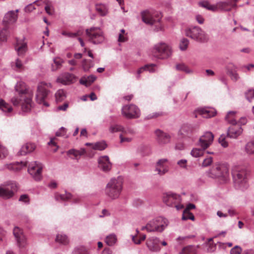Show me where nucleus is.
I'll return each instance as SVG.
<instances>
[{"label":"nucleus","mask_w":254,"mask_h":254,"mask_svg":"<svg viewBox=\"0 0 254 254\" xmlns=\"http://www.w3.org/2000/svg\"><path fill=\"white\" fill-rule=\"evenodd\" d=\"M233 181L237 189L244 190L248 188V172L244 167L235 166L232 171Z\"/></svg>","instance_id":"obj_2"},{"label":"nucleus","mask_w":254,"mask_h":254,"mask_svg":"<svg viewBox=\"0 0 254 254\" xmlns=\"http://www.w3.org/2000/svg\"><path fill=\"white\" fill-rule=\"evenodd\" d=\"M66 97L65 91L62 89H60L57 91L55 94L56 101L57 102L63 101Z\"/></svg>","instance_id":"obj_43"},{"label":"nucleus","mask_w":254,"mask_h":254,"mask_svg":"<svg viewBox=\"0 0 254 254\" xmlns=\"http://www.w3.org/2000/svg\"><path fill=\"white\" fill-rule=\"evenodd\" d=\"M8 32L6 28H3L0 31V42H5L7 40Z\"/></svg>","instance_id":"obj_58"},{"label":"nucleus","mask_w":254,"mask_h":254,"mask_svg":"<svg viewBox=\"0 0 254 254\" xmlns=\"http://www.w3.org/2000/svg\"><path fill=\"white\" fill-rule=\"evenodd\" d=\"M176 69L179 71H183L187 73H192V70L190 69L186 64H178L176 66Z\"/></svg>","instance_id":"obj_46"},{"label":"nucleus","mask_w":254,"mask_h":254,"mask_svg":"<svg viewBox=\"0 0 254 254\" xmlns=\"http://www.w3.org/2000/svg\"><path fill=\"white\" fill-rule=\"evenodd\" d=\"M37 4V5H40L41 3L39 0H36L33 3H30L28 5H27L25 7V11L26 12H30L32 11L33 10L36 9V7L35 6V4Z\"/></svg>","instance_id":"obj_51"},{"label":"nucleus","mask_w":254,"mask_h":254,"mask_svg":"<svg viewBox=\"0 0 254 254\" xmlns=\"http://www.w3.org/2000/svg\"><path fill=\"white\" fill-rule=\"evenodd\" d=\"M182 219L184 220H187L188 219L194 220V216L192 213L190 212V211H188V210L185 209L183 211V215H182Z\"/></svg>","instance_id":"obj_50"},{"label":"nucleus","mask_w":254,"mask_h":254,"mask_svg":"<svg viewBox=\"0 0 254 254\" xmlns=\"http://www.w3.org/2000/svg\"><path fill=\"white\" fill-rule=\"evenodd\" d=\"M122 129H123V126L117 124L111 125L109 127V131L111 133L121 132Z\"/></svg>","instance_id":"obj_53"},{"label":"nucleus","mask_w":254,"mask_h":254,"mask_svg":"<svg viewBox=\"0 0 254 254\" xmlns=\"http://www.w3.org/2000/svg\"><path fill=\"white\" fill-rule=\"evenodd\" d=\"M247 99L250 102L254 98V89H249L245 94Z\"/></svg>","instance_id":"obj_61"},{"label":"nucleus","mask_w":254,"mask_h":254,"mask_svg":"<svg viewBox=\"0 0 254 254\" xmlns=\"http://www.w3.org/2000/svg\"><path fill=\"white\" fill-rule=\"evenodd\" d=\"M152 55L159 59H166L170 57L172 53L171 47L163 42L157 43L152 48Z\"/></svg>","instance_id":"obj_6"},{"label":"nucleus","mask_w":254,"mask_h":254,"mask_svg":"<svg viewBox=\"0 0 254 254\" xmlns=\"http://www.w3.org/2000/svg\"><path fill=\"white\" fill-rule=\"evenodd\" d=\"M16 95L11 99V102L15 106L21 105L23 112H29L32 107V91L28 90L22 81L18 82L15 85Z\"/></svg>","instance_id":"obj_1"},{"label":"nucleus","mask_w":254,"mask_h":254,"mask_svg":"<svg viewBox=\"0 0 254 254\" xmlns=\"http://www.w3.org/2000/svg\"><path fill=\"white\" fill-rule=\"evenodd\" d=\"M142 21L146 24L154 26L156 31H162L163 27L161 23V17L158 14L152 13L149 11H144L141 13Z\"/></svg>","instance_id":"obj_5"},{"label":"nucleus","mask_w":254,"mask_h":254,"mask_svg":"<svg viewBox=\"0 0 254 254\" xmlns=\"http://www.w3.org/2000/svg\"><path fill=\"white\" fill-rule=\"evenodd\" d=\"M56 241L63 245H66L68 243V239L67 236L64 234H58L56 238Z\"/></svg>","instance_id":"obj_45"},{"label":"nucleus","mask_w":254,"mask_h":254,"mask_svg":"<svg viewBox=\"0 0 254 254\" xmlns=\"http://www.w3.org/2000/svg\"><path fill=\"white\" fill-rule=\"evenodd\" d=\"M213 140V134L210 131H206L199 137L197 146L204 147L206 149L212 144Z\"/></svg>","instance_id":"obj_15"},{"label":"nucleus","mask_w":254,"mask_h":254,"mask_svg":"<svg viewBox=\"0 0 254 254\" xmlns=\"http://www.w3.org/2000/svg\"><path fill=\"white\" fill-rule=\"evenodd\" d=\"M0 110L6 115H8L11 113L13 109L10 105L6 103L3 99H0Z\"/></svg>","instance_id":"obj_33"},{"label":"nucleus","mask_w":254,"mask_h":254,"mask_svg":"<svg viewBox=\"0 0 254 254\" xmlns=\"http://www.w3.org/2000/svg\"><path fill=\"white\" fill-rule=\"evenodd\" d=\"M93 66V62L91 61H87L86 60H84L82 63V66L84 70H88L91 67Z\"/></svg>","instance_id":"obj_55"},{"label":"nucleus","mask_w":254,"mask_h":254,"mask_svg":"<svg viewBox=\"0 0 254 254\" xmlns=\"http://www.w3.org/2000/svg\"><path fill=\"white\" fill-rule=\"evenodd\" d=\"M76 80V76L68 72H65L60 75L57 81L64 85H68L73 83Z\"/></svg>","instance_id":"obj_18"},{"label":"nucleus","mask_w":254,"mask_h":254,"mask_svg":"<svg viewBox=\"0 0 254 254\" xmlns=\"http://www.w3.org/2000/svg\"><path fill=\"white\" fill-rule=\"evenodd\" d=\"M96 79V77L93 75L88 76L87 78H82L80 79V83L86 86L90 85Z\"/></svg>","instance_id":"obj_41"},{"label":"nucleus","mask_w":254,"mask_h":254,"mask_svg":"<svg viewBox=\"0 0 254 254\" xmlns=\"http://www.w3.org/2000/svg\"><path fill=\"white\" fill-rule=\"evenodd\" d=\"M122 114L126 118H138L140 115L139 109L134 105L124 106L122 110Z\"/></svg>","instance_id":"obj_14"},{"label":"nucleus","mask_w":254,"mask_h":254,"mask_svg":"<svg viewBox=\"0 0 254 254\" xmlns=\"http://www.w3.org/2000/svg\"><path fill=\"white\" fill-rule=\"evenodd\" d=\"M51 84L50 83L41 82L37 87V91L36 95V101L40 104H43L46 107L49 106V104L45 101L49 91L48 88L51 87Z\"/></svg>","instance_id":"obj_9"},{"label":"nucleus","mask_w":254,"mask_h":254,"mask_svg":"<svg viewBox=\"0 0 254 254\" xmlns=\"http://www.w3.org/2000/svg\"><path fill=\"white\" fill-rule=\"evenodd\" d=\"M236 112L229 111L225 117V120L230 124L235 125L237 122L235 119Z\"/></svg>","instance_id":"obj_36"},{"label":"nucleus","mask_w":254,"mask_h":254,"mask_svg":"<svg viewBox=\"0 0 254 254\" xmlns=\"http://www.w3.org/2000/svg\"><path fill=\"white\" fill-rule=\"evenodd\" d=\"M88 40L94 44H99L105 40L103 32L98 27H92L86 30Z\"/></svg>","instance_id":"obj_8"},{"label":"nucleus","mask_w":254,"mask_h":254,"mask_svg":"<svg viewBox=\"0 0 254 254\" xmlns=\"http://www.w3.org/2000/svg\"><path fill=\"white\" fill-rule=\"evenodd\" d=\"M206 149L204 147H196L193 148L190 152V154L192 156L197 158L200 157L203 155Z\"/></svg>","instance_id":"obj_34"},{"label":"nucleus","mask_w":254,"mask_h":254,"mask_svg":"<svg viewBox=\"0 0 254 254\" xmlns=\"http://www.w3.org/2000/svg\"><path fill=\"white\" fill-rule=\"evenodd\" d=\"M155 133L157 136V140L160 144L163 145L170 142L171 136L168 133L160 129H157Z\"/></svg>","instance_id":"obj_23"},{"label":"nucleus","mask_w":254,"mask_h":254,"mask_svg":"<svg viewBox=\"0 0 254 254\" xmlns=\"http://www.w3.org/2000/svg\"><path fill=\"white\" fill-rule=\"evenodd\" d=\"M212 178L227 177L229 175V167L227 164H218L214 166L209 172Z\"/></svg>","instance_id":"obj_12"},{"label":"nucleus","mask_w":254,"mask_h":254,"mask_svg":"<svg viewBox=\"0 0 254 254\" xmlns=\"http://www.w3.org/2000/svg\"><path fill=\"white\" fill-rule=\"evenodd\" d=\"M236 68L235 66L232 64H229L226 66V70L227 72V74L228 75H231L234 72L236 71L234 70Z\"/></svg>","instance_id":"obj_62"},{"label":"nucleus","mask_w":254,"mask_h":254,"mask_svg":"<svg viewBox=\"0 0 254 254\" xmlns=\"http://www.w3.org/2000/svg\"><path fill=\"white\" fill-rule=\"evenodd\" d=\"M197 247L195 246H188L184 248L180 254H196Z\"/></svg>","instance_id":"obj_37"},{"label":"nucleus","mask_w":254,"mask_h":254,"mask_svg":"<svg viewBox=\"0 0 254 254\" xmlns=\"http://www.w3.org/2000/svg\"><path fill=\"white\" fill-rule=\"evenodd\" d=\"M13 233L19 247L20 248L24 247L26 245L27 242L22 230L19 227H15L13 230Z\"/></svg>","instance_id":"obj_19"},{"label":"nucleus","mask_w":254,"mask_h":254,"mask_svg":"<svg viewBox=\"0 0 254 254\" xmlns=\"http://www.w3.org/2000/svg\"><path fill=\"white\" fill-rule=\"evenodd\" d=\"M245 151L248 155L254 154V141L248 142L245 145Z\"/></svg>","instance_id":"obj_44"},{"label":"nucleus","mask_w":254,"mask_h":254,"mask_svg":"<svg viewBox=\"0 0 254 254\" xmlns=\"http://www.w3.org/2000/svg\"><path fill=\"white\" fill-rule=\"evenodd\" d=\"M242 248L239 246H236L230 250V254H241Z\"/></svg>","instance_id":"obj_63"},{"label":"nucleus","mask_w":254,"mask_h":254,"mask_svg":"<svg viewBox=\"0 0 254 254\" xmlns=\"http://www.w3.org/2000/svg\"><path fill=\"white\" fill-rule=\"evenodd\" d=\"M162 200L166 205L170 207H175L178 210L183 209L184 207L181 203V195L172 191L163 193Z\"/></svg>","instance_id":"obj_7"},{"label":"nucleus","mask_w":254,"mask_h":254,"mask_svg":"<svg viewBox=\"0 0 254 254\" xmlns=\"http://www.w3.org/2000/svg\"><path fill=\"white\" fill-rule=\"evenodd\" d=\"M136 236H132V240L134 243V244L138 245L140 244V243L145 240L146 239V235H141L139 238L137 237V235L139 234V231L136 229Z\"/></svg>","instance_id":"obj_47"},{"label":"nucleus","mask_w":254,"mask_h":254,"mask_svg":"<svg viewBox=\"0 0 254 254\" xmlns=\"http://www.w3.org/2000/svg\"><path fill=\"white\" fill-rule=\"evenodd\" d=\"M11 66L15 70H22L24 69V64L19 58L16 59L15 62L11 63Z\"/></svg>","instance_id":"obj_38"},{"label":"nucleus","mask_w":254,"mask_h":254,"mask_svg":"<svg viewBox=\"0 0 254 254\" xmlns=\"http://www.w3.org/2000/svg\"><path fill=\"white\" fill-rule=\"evenodd\" d=\"M55 198L57 200L66 201L72 199L74 202H77L79 200V198H75L70 193L65 192L64 194H56Z\"/></svg>","instance_id":"obj_30"},{"label":"nucleus","mask_w":254,"mask_h":254,"mask_svg":"<svg viewBox=\"0 0 254 254\" xmlns=\"http://www.w3.org/2000/svg\"><path fill=\"white\" fill-rule=\"evenodd\" d=\"M86 153V150L84 148H81L79 150L71 149L67 152L68 155H73L75 159L78 160L80 157Z\"/></svg>","instance_id":"obj_32"},{"label":"nucleus","mask_w":254,"mask_h":254,"mask_svg":"<svg viewBox=\"0 0 254 254\" xmlns=\"http://www.w3.org/2000/svg\"><path fill=\"white\" fill-rule=\"evenodd\" d=\"M127 40V34L124 29L120 30L119 33L118 41L119 42H125Z\"/></svg>","instance_id":"obj_48"},{"label":"nucleus","mask_w":254,"mask_h":254,"mask_svg":"<svg viewBox=\"0 0 254 254\" xmlns=\"http://www.w3.org/2000/svg\"><path fill=\"white\" fill-rule=\"evenodd\" d=\"M96 9L99 14L101 16H105L108 13V8L106 5L103 4H97L96 5Z\"/></svg>","instance_id":"obj_40"},{"label":"nucleus","mask_w":254,"mask_h":254,"mask_svg":"<svg viewBox=\"0 0 254 254\" xmlns=\"http://www.w3.org/2000/svg\"><path fill=\"white\" fill-rule=\"evenodd\" d=\"M198 4L200 7L205 8L207 10L213 12L217 11V7L216 4H211L209 1L207 0L200 1L198 2Z\"/></svg>","instance_id":"obj_29"},{"label":"nucleus","mask_w":254,"mask_h":254,"mask_svg":"<svg viewBox=\"0 0 254 254\" xmlns=\"http://www.w3.org/2000/svg\"><path fill=\"white\" fill-rule=\"evenodd\" d=\"M43 2L46 4L45 10L46 13L50 15L54 14V8L52 3L48 0H45Z\"/></svg>","instance_id":"obj_42"},{"label":"nucleus","mask_w":254,"mask_h":254,"mask_svg":"<svg viewBox=\"0 0 254 254\" xmlns=\"http://www.w3.org/2000/svg\"><path fill=\"white\" fill-rule=\"evenodd\" d=\"M145 71H148L150 72H154L156 71L157 65L155 64H149L144 65Z\"/></svg>","instance_id":"obj_60"},{"label":"nucleus","mask_w":254,"mask_h":254,"mask_svg":"<svg viewBox=\"0 0 254 254\" xmlns=\"http://www.w3.org/2000/svg\"><path fill=\"white\" fill-rule=\"evenodd\" d=\"M14 48L18 55L22 57L24 56L28 50L27 43L24 39H16Z\"/></svg>","instance_id":"obj_21"},{"label":"nucleus","mask_w":254,"mask_h":254,"mask_svg":"<svg viewBox=\"0 0 254 254\" xmlns=\"http://www.w3.org/2000/svg\"><path fill=\"white\" fill-rule=\"evenodd\" d=\"M168 220L163 217H157L148 222V228L151 232H162L168 226Z\"/></svg>","instance_id":"obj_10"},{"label":"nucleus","mask_w":254,"mask_h":254,"mask_svg":"<svg viewBox=\"0 0 254 254\" xmlns=\"http://www.w3.org/2000/svg\"><path fill=\"white\" fill-rule=\"evenodd\" d=\"M159 243L160 240L158 238L152 237L147 240L146 245L149 251L157 252L161 249Z\"/></svg>","instance_id":"obj_20"},{"label":"nucleus","mask_w":254,"mask_h":254,"mask_svg":"<svg viewBox=\"0 0 254 254\" xmlns=\"http://www.w3.org/2000/svg\"><path fill=\"white\" fill-rule=\"evenodd\" d=\"M238 0H232L231 2L227 0L225 1H219L217 2V10L228 11L235 8L236 6V2Z\"/></svg>","instance_id":"obj_22"},{"label":"nucleus","mask_w":254,"mask_h":254,"mask_svg":"<svg viewBox=\"0 0 254 254\" xmlns=\"http://www.w3.org/2000/svg\"><path fill=\"white\" fill-rule=\"evenodd\" d=\"M117 241V236L113 233L107 236L105 239V242L109 246L114 245Z\"/></svg>","instance_id":"obj_39"},{"label":"nucleus","mask_w":254,"mask_h":254,"mask_svg":"<svg viewBox=\"0 0 254 254\" xmlns=\"http://www.w3.org/2000/svg\"><path fill=\"white\" fill-rule=\"evenodd\" d=\"M72 254H88L86 249L82 246L75 248L73 251Z\"/></svg>","instance_id":"obj_54"},{"label":"nucleus","mask_w":254,"mask_h":254,"mask_svg":"<svg viewBox=\"0 0 254 254\" xmlns=\"http://www.w3.org/2000/svg\"><path fill=\"white\" fill-rule=\"evenodd\" d=\"M196 112L198 114L205 118H209L214 117L216 112L213 108L204 107L198 108Z\"/></svg>","instance_id":"obj_24"},{"label":"nucleus","mask_w":254,"mask_h":254,"mask_svg":"<svg viewBox=\"0 0 254 254\" xmlns=\"http://www.w3.org/2000/svg\"><path fill=\"white\" fill-rule=\"evenodd\" d=\"M189 44V41L185 38H183L180 42L179 48L181 51H185L187 49Z\"/></svg>","instance_id":"obj_49"},{"label":"nucleus","mask_w":254,"mask_h":254,"mask_svg":"<svg viewBox=\"0 0 254 254\" xmlns=\"http://www.w3.org/2000/svg\"><path fill=\"white\" fill-rule=\"evenodd\" d=\"M163 115H164V113L161 112H154V113H153L152 114H150L147 115L145 117V119L149 120V119L156 118L158 117L162 116Z\"/></svg>","instance_id":"obj_59"},{"label":"nucleus","mask_w":254,"mask_h":254,"mask_svg":"<svg viewBox=\"0 0 254 254\" xmlns=\"http://www.w3.org/2000/svg\"><path fill=\"white\" fill-rule=\"evenodd\" d=\"M17 189L15 182L9 181L0 186V197L7 199L12 197Z\"/></svg>","instance_id":"obj_11"},{"label":"nucleus","mask_w":254,"mask_h":254,"mask_svg":"<svg viewBox=\"0 0 254 254\" xmlns=\"http://www.w3.org/2000/svg\"><path fill=\"white\" fill-rule=\"evenodd\" d=\"M241 127H231L228 129L227 136L231 138H237L243 132Z\"/></svg>","instance_id":"obj_26"},{"label":"nucleus","mask_w":254,"mask_h":254,"mask_svg":"<svg viewBox=\"0 0 254 254\" xmlns=\"http://www.w3.org/2000/svg\"><path fill=\"white\" fill-rule=\"evenodd\" d=\"M219 142L224 147H226L228 145V142L226 141V138L224 135H221L220 136L219 138Z\"/></svg>","instance_id":"obj_64"},{"label":"nucleus","mask_w":254,"mask_h":254,"mask_svg":"<svg viewBox=\"0 0 254 254\" xmlns=\"http://www.w3.org/2000/svg\"><path fill=\"white\" fill-rule=\"evenodd\" d=\"M35 147L36 146L33 143H26L21 147L20 150L18 152V154L20 155H25L26 154L34 151Z\"/></svg>","instance_id":"obj_27"},{"label":"nucleus","mask_w":254,"mask_h":254,"mask_svg":"<svg viewBox=\"0 0 254 254\" xmlns=\"http://www.w3.org/2000/svg\"><path fill=\"white\" fill-rule=\"evenodd\" d=\"M185 35L199 42H206L209 39L207 33L200 27L197 26H190L185 30Z\"/></svg>","instance_id":"obj_4"},{"label":"nucleus","mask_w":254,"mask_h":254,"mask_svg":"<svg viewBox=\"0 0 254 254\" xmlns=\"http://www.w3.org/2000/svg\"><path fill=\"white\" fill-rule=\"evenodd\" d=\"M168 160L167 158L159 159L156 163L155 171L160 176H162L169 171V167L167 165Z\"/></svg>","instance_id":"obj_16"},{"label":"nucleus","mask_w":254,"mask_h":254,"mask_svg":"<svg viewBox=\"0 0 254 254\" xmlns=\"http://www.w3.org/2000/svg\"><path fill=\"white\" fill-rule=\"evenodd\" d=\"M195 129L194 128L189 125H184L180 129L181 133L184 136H190Z\"/></svg>","instance_id":"obj_31"},{"label":"nucleus","mask_w":254,"mask_h":254,"mask_svg":"<svg viewBox=\"0 0 254 254\" xmlns=\"http://www.w3.org/2000/svg\"><path fill=\"white\" fill-rule=\"evenodd\" d=\"M123 190V181L120 178L112 179L107 184L105 188V194L112 200L118 199Z\"/></svg>","instance_id":"obj_3"},{"label":"nucleus","mask_w":254,"mask_h":254,"mask_svg":"<svg viewBox=\"0 0 254 254\" xmlns=\"http://www.w3.org/2000/svg\"><path fill=\"white\" fill-rule=\"evenodd\" d=\"M236 112L229 111L225 117V120L230 124L235 125L237 122L235 119Z\"/></svg>","instance_id":"obj_35"},{"label":"nucleus","mask_w":254,"mask_h":254,"mask_svg":"<svg viewBox=\"0 0 254 254\" xmlns=\"http://www.w3.org/2000/svg\"><path fill=\"white\" fill-rule=\"evenodd\" d=\"M53 61L54 64L57 66L56 68H54V67L52 68V70L53 71L60 68L62 66V64L64 63V61L59 57H56L54 58Z\"/></svg>","instance_id":"obj_56"},{"label":"nucleus","mask_w":254,"mask_h":254,"mask_svg":"<svg viewBox=\"0 0 254 254\" xmlns=\"http://www.w3.org/2000/svg\"><path fill=\"white\" fill-rule=\"evenodd\" d=\"M107 147V144L104 141L98 142L93 145V149L98 150H103Z\"/></svg>","instance_id":"obj_52"},{"label":"nucleus","mask_w":254,"mask_h":254,"mask_svg":"<svg viewBox=\"0 0 254 254\" xmlns=\"http://www.w3.org/2000/svg\"><path fill=\"white\" fill-rule=\"evenodd\" d=\"M18 11V9H17L15 11L11 10L7 12L3 18V22L8 24L16 22L17 19V13Z\"/></svg>","instance_id":"obj_25"},{"label":"nucleus","mask_w":254,"mask_h":254,"mask_svg":"<svg viewBox=\"0 0 254 254\" xmlns=\"http://www.w3.org/2000/svg\"><path fill=\"white\" fill-rule=\"evenodd\" d=\"M98 167L104 172L110 171L112 167V164L110 161L109 157L108 156H102L98 159Z\"/></svg>","instance_id":"obj_17"},{"label":"nucleus","mask_w":254,"mask_h":254,"mask_svg":"<svg viewBox=\"0 0 254 254\" xmlns=\"http://www.w3.org/2000/svg\"><path fill=\"white\" fill-rule=\"evenodd\" d=\"M26 165L27 164L26 162H17L14 163H11L6 165V167L8 169L10 170L18 171L22 169L23 167H26Z\"/></svg>","instance_id":"obj_28"},{"label":"nucleus","mask_w":254,"mask_h":254,"mask_svg":"<svg viewBox=\"0 0 254 254\" xmlns=\"http://www.w3.org/2000/svg\"><path fill=\"white\" fill-rule=\"evenodd\" d=\"M123 134L124 136H126L127 135H133L134 134V130L129 127H123V129L121 130V133Z\"/></svg>","instance_id":"obj_57"},{"label":"nucleus","mask_w":254,"mask_h":254,"mask_svg":"<svg viewBox=\"0 0 254 254\" xmlns=\"http://www.w3.org/2000/svg\"><path fill=\"white\" fill-rule=\"evenodd\" d=\"M43 165L37 161L31 163L28 167L29 173L36 181H39L42 178Z\"/></svg>","instance_id":"obj_13"}]
</instances>
